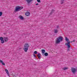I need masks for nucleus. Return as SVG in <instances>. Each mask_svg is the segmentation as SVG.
<instances>
[{
    "label": "nucleus",
    "instance_id": "14",
    "mask_svg": "<svg viewBox=\"0 0 77 77\" xmlns=\"http://www.w3.org/2000/svg\"><path fill=\"white\" fill-rule=\"evenodd\" d=\"M54 33H58V30L57 29H54Z\"/></svg>",
    "mask_w": 77,
    "mask_h": 77
},
{
    "label": "nucleus",
    "instance_id": "27",
    "mask_svg": "<svg viewBox=\"0 0 77 77\" xmlns=\"http://www.w3.org/2000/svg\"><path fill=\"white\" fill-rule=\"evenodd\" d=\"M38 59H41V56H38Z\"/></svg>",
    "mask_w": 77,
    "mask_h": 77
},
{
    "label": "nucleus",
    "instance_id": "29",
    "mask_svg": "<svg viewBox=\"0 0 77 77\" xmlns=\"http://www.w3.org/2000/svg\"><path fill=\"white\" fill-rule=\"evenodd\" d=\"M39 5V4H38V3L36 4H35V5Z\"/></svg>",
    "mask_w": 77,
    "mask_h": 77
},
{
    "label": "nucleus",
    "instance_id": "24",
    "mask_svg": "<svg viewBox=\"0 0 77 77\" xmlns=\"http://www.w3.org/2000/svg\"><path fill=\"white\" fill-rule=\"evenodd\" d=\"M37 2H38V3H40L41 2H40V0H37Z\"/></svg>",
    "mask_w": 77,
    "mask_h": 77
},
{
    "label": "nucleus",
    "instance_id": "26",
    "mask_svg": "<svg viewBox=\"0 0 77 77\" xmlns=\"http://www.w3.org/2000/svg\"><path fill=\"white\" fill-rule=\"evenodd\" d=\"M41 56V54H38L37 55V56Z\"/></svg>",
    "mask_w": 77,
    "mask_h": 77
},
{
    "label": "nucleus",
    "instance_id": "3",
    "mask_svg": "<svg viewBox=\"0 0 77 77\" xmlns=\"http://www.w3.org/2000/svg\"><path fill=\"white\" fill-rule=\"evenodd\" d=\"M63 39V38L62 36H60L57 38L56 40V43L57 44H59L60 41H62Z\"/></svg>",
    "mask_w": 77,
    "mask_h": 77
},
{
    "label": "nucleus",
    "instance_id": "30",
    "mask_svg": "<svg viewBox=\"0 0 77 77\" xmlns=\"http://www.w3.org/2000/svg\"><path fill=\"white\" fill-rule=\"evenodd\" d=\"M75 40H74L72 42H75Z\"/></svg>",
    "mask_w": 77,
    "mask_h": 77
},
{
    "label": "nucleus",
    "instance_id": "20",
    "mask_svg": "<svg viewBox=\"0 0 77 77\" xmlns=\"http://www.w3.org/2000/svg\"><path fill=\"white\" fill-rule=\"evenodd\" d=\"M61 4H63V0H61Z\"/></svg>",
    "mask_w": 77,
    "mask_h": 77
},
{
    "label": "nucleus",
    "instance_id": "1",
    "mask_svg": "<svg viewBox=\"0 0 77 77\" xmlns=\"http://www.w3.org/2000/svg\"><path fill=\"white\" fill-rule=\"evenodd\" d=\"M65 40L67 42L65 43V45L66 46H67L68 48H69L71 47V45H70V42L69 41V39H68L67 37L65 38Z\"/></svg>",
    "mask_w": 77,
    "mask_h": 77
},
{
    "label": "nucleus",
    "instance_id": "15",
    "mask_svg": "<svg viewBox=\"0 0 77 77\" xmlns=\"http://www.w3.org/2000/svg\"><path fill=\"white\" fill-rule=\"evenodd\" d=\"M44 54V55L45 56H48V53H47V52H45Z\"/></svg>",
    "mask_w": 77,
    "mask_h": 77
},
{
    "label": "nucleus",
    "instance_id": "17",
    "mask_svg": "<svg viewBox=\"0 0 77 77\" xmlns=\"http://www.w3.org/2000/svg\"><path fill=\"white\" fill-rule=\"evenodd\" d=\"M4 42H5V41H4L3 40H1V43H2V44H3Z\"/></svg>",
    "mask_w": 77,
    "mask_h": 77
},
{
    "label": "nucleus",
    "instance_id": "22",
    "mask_svg": "<svg viewBox=\"0 0 77 77\" xmlns=\"http://www.w3.org/2000/svg\"><path fill=\"white\" fill-rule=\"evenodd\" d=\"M12 75L13 77H15V75L14 74H12Z\"/></svg>",
    "mask_w": 77,
    "mask_h": 77
},
{
    "label": "nucleus",
    "instance_id": "25",
    "mask_svg": "<svg viewBox=\"0 0 77 77\" xmlns=\"http://www.w3.org/2000/svg\"><path fill=\"white\" fill-rule=\"evenodd\" d=\"M54 11L53 10H52L51 11V13H53V12H54Z\"/></svg>",
    "mask_w": 77,
    "mask_h": 77
},
{
    "label": "nucleus",
    "instance_id": "23",
    "mask_svg": "<svg viewBox=\"0 0 77 77\" xmlns=\"http://www.w3.org/2000/svg\"><path fill=\"white\" fill-rule=\"evenodd\" d=\"M32 55L33 56H34V57H36V56H35V54H32Z\"/></svg>",
    "mask_w": 77,
    "mask_h": 77
},
{
    "label": "nucleus",
    "instance_id": "18",
    "mask_svg": "<svg viewBox=\"0 0 77 77\" xmlns=\"http://www.w3.org/2000/svg\"><path fill=\"white\" fill-rule=\"evenodd\" d=\"M2 40H3V38L2 37H0V40L2 41Z\"/></svg>",
    "mask_w": 77,
    "mask_h": 77
},
{
    "label": "nucleus",
    "instance_id": "8",
    "mask_svg": "<svg viewBox=\"0 0 77 77\" xmlns=\"http://www.w3.org/2000/svg\"><path fill=\"white\" fill-rule=\"evenodd\" d=\"M19 18H20V20H23L24 19V17H23V16L20 15L19 16Z\"/></svg>",
    "mask_w": 77,
    "mask_h": 77
},
{
    "label": "nucleus",
    "instance_id": "5",
    "mask_svg": "<svg viewBox=\"0 0 77 77\" xmlns=\"http://www.w3.org/2000/svg\"><path fill=\"white\" fill-rule=\"evenodd\" d=\"M76 71V69H75V68H74V67H72L71 69V71H72V72L73 74H75V71Z\"/></svg>",
    "mask_w": 77,
    "mask_h": 77
},
{
    "label": "nucleus",
    "instance_id": "28",
    "mask_svg": "<svg viewBox=\"0 0 77 77\" xmlns=\"http://www.w3.org/2000/svg\"><path fill=\"white\" fill-rule=\"evenodd\" d=\"M59 28V26H57V29H58Z\"/></svg>",
    "mask_w": 77,
    "mask_h": 77
},
{
    "label": "nucleus",
    "instance_id": "21",
    "mask_svg": "<svg viewBox=\"0 0 77 77\" xmlns=\"http://www.w3.org/2000/svg\"><path fill=\"white\" fill-rule=\"evenodd\" d=\"M2 12H0V17H1L2 15Z\"/></svg>",
    "mask_w": 77,
    "mask_h": 77
},
{
    "label": "nucleus",
    "instance_id": "11",
    "mask_svg": "<svg viewBox=\"0 0 77 77\" xmlns=\"http://www.w3.org/2000/svg\"><path fill=\"white\" fill-rule=\"evenodd\" d=\"M25 15L26 16H29L30 15V13L29 12H27L25 13Z\"/></svg>",
    "mask_w": 77,
    "mask_h": 77
},
{
    "label": "nucleus",
    "instance_id": "7",
    "mask_svg": "<svg viewBox=\"0 0 77 77\" xmlns=\"http://www.w3.org/2000/svg\"><path fill=\"white\" fill-rule=\"evenodd\" d=\"M41 51L42 54H44L45 52V50L44 49H42Z\"/></svg>",
    "mask_w": 77,
    "mask_h": 77
},
{
    "label": "nucleus",
    "instance_id": "10",
    "mask_svg": "<svg viewBox=\"0 0 77 77\" xmlns=\"http://www.w3.org/2000/svg\"><path fill=\"white\" fill-rule=\"evenodd\" d=\"M32 1V0H26V2H27L28 3H30Z\"/></svg>",
    "mask_w": 77,
    "mask_h": 77
},
{
    "label": "nucleus",
    "instance_id": "16",
    "mask_svg": "<svg viewBox=\"0 0 77 77\" xmlns=\"http://www.w3.org/2000/svg\"><path fill=\"white\" fill-rule=\"evenodd\" d=\"M17 77H21V76L20 75V74H18V73H17Z\"/></svg>",
    "mask_w": 77,
    "mask_h": 77
},
{
    "label": "nucleus",
    "instance_id": "12",
    "mask_svg": "<svg viewBox=\"0 0 77 77\" xmlns=\"http://www.w3.org/2000/svg\"><path fill=\"white\" fill-rule=\"evenodd\" d=\"M69 69V68L68 67H65L62 68V69L63 70H66V69Z\"/></svg>",
    "mask_w": 77,
    "mask_h": 77
},
{
    "label": "nucleus",
    "instance_id": "19",
    "mask_svg": "<svg viewBox=\"0 0 77 77\" xmlns=\"http://www.w3.org/2000/svg\"><path fill=\"white\" fill-rule=\"evenodd\" d=\"M34 54H38V52H37L36 51H34Z\"/></svg>",
    "mask_w": 77,
    "mask_h": 77
},
{
    "label": "nucleus",
    "instance_id": "4",
    "mask_svg": "<svg viewBox=\"0 0 77 77\" xmlns=\"http://www.w3.org/2000/svg\"><path fill=\"white\" fill-rule=\"evenodd\" d=\"M22 9H23V7L17 6L16 7L15 11L16 12H17V11H21V10Z\"/></svg>",
    "mask_w": 77,
    "mask_h": 77
},
{
    "label": "nucleus",
    "instance_id": "9",
    "mask_svg": "<svg viewBox=\"0 0 77 77\" xmlns=\"http://www.w3.org/2000/svg\"><path fill=\"white\" fill-rule=\"evenodd\" d=\"M0 63H2V65H5V64L4 63L3 61H2V60H0Z\"/></svg>",
    "mask_w": 77,
    "mask_h": 77
},
{
    "label": "nucleus",
    "instance_id": "6",
    "mask_svg": "<svg viewBox=\"0 0 77 77\" xmlns=\"http://www.w3.org/2000/svg\"><path fill=\"white\" fill-rule=\"evenodd\" d=\"M3 40L5 42H6L8 41V38L7 37H4L3 38Z\"/></svg>",
    "mask_w": 77,
    "mask_h": 77
},
{
    "label": "nucleus",
    "instance_id": "13",
    "mask_svg": "<svg viewBox=\"0 0 77 77\" xmlns=\"http://www.w3.org/2000/svg\"><path fill=\"white\" fill-rule=\"evenodd\" d=\"M5 71L7 73V74L8 76H9V72L8 71V70L6 69H5Z\"/></svg>",
    "mask_w": 77,
    "mask_h": 77
},
{
    "label": "nucleus",
    "instance_id": "2",
    "mask_svg": "<svg viewBox=\"0 0 77 77\" xmlns=\"http://www.w3.org/2000/svg\"><path fill=\"white\" fill-rule=\"evenodd\" d=\"M29 45L28 44H26L24 45V48L23 49V50H24L25 52H27V50H28V49H29Z\"/></svg>",
    "mask_w": 77,
    "mask_h": 77
}]
</instances>
